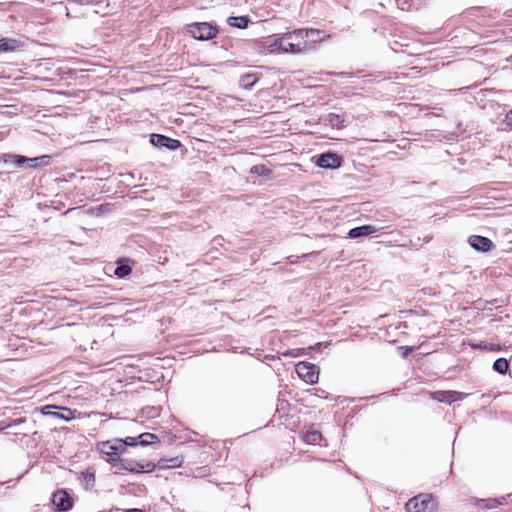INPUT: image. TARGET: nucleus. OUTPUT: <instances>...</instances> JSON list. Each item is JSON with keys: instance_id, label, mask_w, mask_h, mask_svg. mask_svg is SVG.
I'll return each mask as SVG.
<instances>
[{"instance_id": "nucleus-1", "label": "nucleus", "mask_w": 512, "mask_h": 512, "mask_svg": "<svg viewBox=\"0 0 512 512\" xmlns=\"http://www.w3.org/2000/svg\"><path fill=\"white\" fill-rule=\"evenodd\" d=\"M300 29L284 33L281 36L279 45H283V53L300 54L306 52V42Z\"/></svg>"}, {"instance_id": "nucleus-29", "label": "nucleus", "mask_w": 512, "mask_h": 512, "mask_svg": "<svg viewBox=\"0 0 512 512\" xmlns=\"http://www.w3.org/2000/svg\"><path fill=\"white\" fill-rule=\"evenodd\" d=\"M479 346L488 351H500V349H501L500 345H498V344L485 343V344H480Z\"/></svg>"}, {"instance_id": "nucleus-10", "label": "nucleus", "mask_w": 512, "mask_h": 512, "mask_svg": "<svg viewBox=\"0 0 512 512\" xmlns=\"http://www.w3.org/2000/svg\"><path fill=\"white\" fill-rule=\"evenodd\" d=\"M150 143L155 147L167 148L171 151L177 150L181 146V142L179 140L156 133L150 135Z\"/></svg>"}, {"instance_id": "nucleus-19", "label": "nucleus", "mask_w": 512, "mask_h": 512, "mask_svg": "<svg viewBox=\"0 0 512 512\" xmlns=\"http://www.w3.org/2000/svg\"><path fill=\"white\" fill-rule=\"evenodd\" d=\"M183 463V459L181 457H173V458H161L156 464V468L164 469V468H175L180 467Z\"/></svg>"}, {"instance_id": "nucleus-20", "label": "nucleus", "mask_w": 512, "mask_h": 512, "mask_svg": "<svg viewBox=\"0 0 512 512\" xmlns=\"http://www.w3.org/2000/svg\"><path fill=\"white\" fill-rule=\"evenodd\" d=\"M79 480L87 490L93 488L96 482L94 473L89 471H82Z\"/></svg>"}, {"instance_id": "nucleus-26", "label": "nucleus", "mask_w": 512, "mask_h": 512, "mask_svg": "<svg viewBox=\"0 0 512 512\" xmlns=\"http://www.w3.org/2000/svg\"><path fill=\"white\" fill-rule=\"evenodd\" d=\"M250 172L253 173V174H257L259 176H264V177H267V176H269L271 174V170L269 168H267L263 164L254 165L251 168Z\"/></svg>"}, {"instance_id": "nucleus-15", "label": "nucleus", "mask_w": 512, "mask_h": 512, "mask_svg": "<svg viewBox=\"0 0 512 512\" xmlns=\"http://www.w3.org/2000/svg\"><path fill=\"white\" fill-rule=\"evenodd\" d=\"M434 399L439 402L451 404L461 399V393L457 391H436L434 392Z\"/></svg>"}, {"instance_id": "nucleus-8", "label": "nucleus", "mask_w": 512, "mask_h": 512, "mask_svg": "<svg viewBox=\"0 0 512 512\" xmlns=\"http://www.w3.org/2000/svg\"><path fill=\"white\" fill-rule=\"evenodd\" d=\"M98 448L101 453L108 456L107 462L118 467L119 461L121 460L119 453L122 452V450L118 444L117 439L115 440V443H112L111 441L101 442L98 444Z\"/></svg>"}, {"instance_id": "nucleus-18", "label": "nucleus", "mask_w": 512, "mask_h": 512, "mask_svg": "<svg viewBox=\"0 0 512 512\" xmlns=\"http://www.w3.org/2000/svg\"><path fill=\"white\" fill-rule=\"evenodd\" d=\"M21 45V41L14 38L0 39V52H13Z\"/></svg>"}, {"instance_id": "nucleus-17", "label": "nucleus", "mask_w": 512, "mask_h": 512, "mask_svg": "<svg viewBox=\"0 0 512 512\" xmlns=\"http://www.w3.org/2000/svg\"><path fill=\"white\" fill-rule=\"evenodd\" d=\"M132 272V266L129 259H120L117 261V266L114 270V274L119 278H124Z\"/></svg>"}, {"instance_id": "nucleus-22", "label": "nucleus", "mask_w": 512, "mask_h": 512, "mask_svg": "<svg viewBox=\"0 0 512 512\" xmlns=\"http://www.w3.org/2000/svg\"><path fill=\"white\" fill-rule=\"evenodd\" d=\"M303 439L307 444L316 445L322 440V434L318 430H310L304 434Z\"/></svg>"}, {"instance_id": "nucleus-27", "label": "nucleus", "mask_w": 512, "mask_h": 512, "mask_svg": "<svg viewBox=\"0 0 512 512\" xmlns=\"http://www.w3.org/2000/svg\"><path fill=\"white\" fill-rule=\"evenodd\" d=\"M240 83L245 88L251 87L255 83V78L253 77V75L247 74L241 77Z\"/></svg>"}, {"instance_id": "nucleus-30", "label": "nucleus", "mask_w": 512, "mask_h": 512, "mask_svg": "<svg viewBox=\"0 0 512 512\" xmlns=\"http://www.w3.org/2000/svg\"><path fill=\"white\" fill-rule=\"evenodd\" d=\"M329 118V121L332 125H338L342 121L341 117L337 114H330Z\"/></svg>"}, {"instance_id": "nucleus-5", "label": "nucleus", "mask_w": 512, "mask_h": 512, "mask_svg": "<svg viewBox=\"0 0 512 512\" xmlns=\"http://www.w3.org/2000/svg\"><path fill=\"white\" fill-rule=\"evenodd\" d=\"M117 468L133 473H150L156 469V464L151 461L139 462L133 459H122Z\"/></svg>"}, {"instance_id": "nucleus-6", "label": "nucleus", "mask_w": 512, "mask_h": 512, "mask_svg": "<svg viewBox=\"0 0 512 512\" xmlns=\"http://www.w3.org/2000/svg\"><path fill=\"white\" fill-rule=\"evenodd\" d=\"M296 372L306 383L314 384L318 382L319 368L313 363L306 361L299 362L296 365Z\"/></svg>"}, {"instance_id": "nucleus-28", "label": "nucleus", "mask_w": 512, "mask_h": 512, "mask_svg": "<svg viewBox=\"0 0 512 512\" xmlns=\"http://www.w3.org/2000/svg\"><path fill=\"white\" fill-rule=\"evenodd\" d=\"M412 0H396V4L399 9L405 11L411 7Z\"/></svg>"}, {"instance_id": "nucleus-11", "label": "nucleus", "mask_w": 512, "mask_h": 512, "mask_svg": "<svg viewBox=\"0 0 512 512\" xmlns=\"http://www.w3.org/2000/svg\"><path fill=\"white\" fill-rule=\"evenodd\" d=\"M303 34V39L306 42V51L312 50L316 43L321 42L324 39L323 32L318 29H301Z\"/></svg>"}, {"instance_id": "nucleus-25", "label": "nucleus", "mask_w": 512, "mask_h": 512, "mask_svg": "<svg viewBox=\"0 0 512 512\" xmlns=\"http://www.w3.org/2000/svg\"><path fill=\"white\" fill-rule=\"evenodd\" d=\"M121 450H125V446H137L139 444V438L137 437H126L124 440L117 439Z\"/></svg>"}, {"instance_id": "nucleus-2", "label": "nucleus", "mask_w": 512, "mask_h": 512, "mask_svg": "<svg viewBox=\"0 0 512 512\" xmlns=\"http://www.w3.org/2000/svg\"><path fill=\"white\" fill-rule=\"evenodd\" d=\"M0 161L6 164L12 163L19 168L24 167L25 164H29L30 167H38L48 165L50 161V156L43 155L40 157L29 158L23 155L4 153L0 155Z\"/></svg>"}, {"instance_id": "nucleus-9", "label": "nucleus", "mask_w": 512, "mask_h": 512, "mask_svg": "<svg viewBox=\"0 0 512 512\" xmlns=\"http://www.w3.org/2000/svg\"><path fill=\"white\" fill-rule=\"evenodd\" d=\"M343 159L336 153L326 152L320 154L316 159V165L324 169H336L341 166Z\"/></svg>"}, {"instance_id": "nucleus-4", "label": "nucleus", "mask_w": 512, "mask_h": 512, "mask_svg": "<svg viewBox=\"0 0 512 512\" xmlns=\"http://www.w3.org/2000/svg\"><path fill=\"white\" fill-rule=\"evenodd\" d=\"M188 32L196 40H210L216 37L218 30L207 22H196L188 26Z\"/></svg>"}, {"instance_id": "nucleus-7", "label": "nucleus", "mask_w": 512, "mask_h": 512, "mask_svg": "<svg viewBox=\"0 0 512 512\" xmlns=\"http://www.w3.org/2000/svg\"><path fill=\"white\" fill-rule=\"evenodd\" d=\"M51 502L57 512H67L73 508L74 500L64 489L56 490L51 497Z\"/></svg>"}, {"instance_id": "nucleus-21", "label": "nucleus", "mask_w": 512, "mask_h": 512, "mask_svg": "<svg viewBox=\"0 0 512 512\" xmlns=\"http://www.w3.org/2000/svg\"><path fill=\"white\" fill-rule=\"evenodd\" d=\"M227 23L239 29H244L248 26L249 18L247 16H231L227 19Z\"/></svg>"}, {"instance_id": "nucleus-14", "label": "nucleus", "mask_w": 512, "mask_h": 512, "mask_svg": "<svg viewBox=\"0 0 512 512\" xmlns=\"http://www.w3.org/2000/svg\"><path fill=\"white\" fill-rule=\"evenodd\" d=\"M280 40H281V36H279V35L269 36V37L265 38L264 40L260 41L259 48H262L263 50H265L269 53H274V52L283 53V45L280 46L278 44Z\"/></svg>"}, {"instance_id": "nucleus-12", "label": "nucleus", "mask_w": 512, "mask_h": 512, "mask_svg": "<svg viewBox=\"0 0 512 512\" xmlns=\"http://www.w3.org/2000/svg\"><path fill=\"white\" fill-rule=\"evenodd\" d=\"M468 243L473 249L480 252H488L494 247L493 242L489 238L480 235L470 236Z\"/></svg>"}, {"instance_id": "nucleus-16", "label": "nucleus", "mask_w": 512, "mask_h": 512, "mask_svg": "<svg viewBox=\"0 0 512 512\" xmlns=\"http://www.w3.org/2000/svg\"><path fill=\"white\" fill-rule=\"evenodd\" d=\"M377 232V228L374 225H362L352 228L348 232V236L352 239H356L362 236H368Z\"/></svg>"}, {"instance_id": "nucleus-31", "label": "nucleus", "mask_w": 512, "mask_h": 512, "mask_svg": "<svg viewBox=\"0 0 512 512\" xmlns=\"http://www.w3.org/2000/svg\"><path fill=\"white\" fill-rule=\"evenodd\" d=\"M504 121L512 129V109L507 112Z\"/></svg>"}, {"instance_id": "nucleus-32", "label": "nucleus", "mask_w": 512, "mask_h": 512, "mask_svg": "<svg viewBox=\"0 0 512 512\" xmlns=\"http://www.w3.org/2000/svg\"><path fill=\"white\" fill-rule=\"evenodd\" d=\"M23 422H25V419H23V418L14 419V420H11L10 423L6 425V427H12V426L21 424Z\"/></svg>"}, {"instance_id": "nucleus-24", "label": "nucleus", "mask_w": 512, "mask_h": 512, "mask_svg": "<svg viewBox=\"0 0 512 512\" xmlns=\"http://www.w3.org/2000/svg\"><path fill=\"white\" fill-rule=\"evenodd\" d=\"M138 438H139V444L141 446H148L150 444L159 442L158 436L156 434L149 433V432L140 434L138 436Z\"/></svg>"}, {"instance_id": "nucleus-23", "label": "nucleus", "mask_w": 512, "mask_h": 512, "mask_svg": "<svg viewBox=\"0 0 512 512\" xmlns=\"http://www.w3.org/2000/svg\"><path fill=\"white\" fill-rule=\"evenodd\" d=\"M509 369V362L506 358H498L493 363V370L499 374H506Z\"/></svg>"}, {"instance_id": "nucleus-13", "label": "nucleus", "mask_w": 512, "mask_h": 512, "mask_svg": "<svg viewBox=\"0 0 512 512\" xmlns=\"http://www.w3.org/2000/svg\"><path fill=\"white\" fill-rule=\"evenodd\" d=\"M55 409L58 408L56 406L47 405L44 406L41 411L44 415H49L54 418L62 419L66 422L74 419V411H72L70 408L61 407L60 409L62 410V412L55 411Z\"/></svg>"}, {"instance_id": "nucleus-3", "label": "nucleus", "mask_w": 512, "mask_h": 512, "mask_svg": "<svg viewBox=\"0 0 512 512\" xmlns=\"http://www.w3.org/2000/svg\"><path fill=\"white\" fill-rule=\"evenodd\" d=\"M435 506L436 503L432 495L422 493L409 499L405 504V509L407 512H433Z\"/></svg>"}]
</instances>
